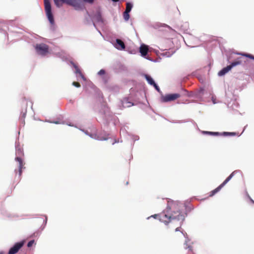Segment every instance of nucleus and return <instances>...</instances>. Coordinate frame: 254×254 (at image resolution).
<instances>
[{
	"label": "nucleus",
	"mask_w": 254,
	"mask_h": 254,
	"mask_svg": "<svg viewBox=\"0 0 254 254\" xmlns=\"http://www.w3.org/2000/svg\"><path fill=\"white\" fill-rule=\"evenodd\" d=\"M182 207L181 203L172 200H168L167 207L161 213L160 219L166 225L175 220L182 223L185 219L181 211Z\"/></svg>",
	"instance_id": "f257e3e1"
},
{
	"label": "nucleus",
	"mask_w": 254,
	"mask_h": 254,
	"mask_svg": "<svg viewBox=\"0 0 254 254\" xmlns=\"http://www.w3.org/2000/svg\"><path fill=\"white\" fill-rule=\"evenodd\" d=\"M236 175H239L240 176L241 175L240 171L235 170L233 172L220 186L210 192L209 196H212L216 193L218 192L233 177Z\"/></svg>",
	"instance_id": "f03ea898"
},
{
	"label": "nucleus",
	"mask_w": 254,
	"mask_h": 254,
	"mask_svg": "<svg viewBox=\"0 0 254 254\" xmlns=\"http://www.w3.org/2000/svg\"><path fill=\"white\" fill-rule=\"evenodd\" d=\"M24 153L23 151L20 148H18L16 149V155L17 156L15 157V161H17L19 163V176L21 175L22 174V170L24 167V163H23L22 159L21 158V156H23Z\"/></svg>",
	"instance_id": "7ed1b4c3"
},
{
	"label": "nucleus",
	"mask_w": 254,
	"mask_h": 254,
	"mask_svg": "<svg viewBox=\"0 0 254 254\" xmlns=\"http://www.w3.org/2000/svg\"><path fill=\"white\" fill-rule=\"evenodd\" d=\"M44 7L46 15L50 22L53 24L54 23V19L52 12L51 5L50 0H44Z\"/></svg>",
	"instance_id": "20e7f679"
},
{
	"label": "nucleus",
	"mask_w": 254,
	"mask_h": 254,
	"mask_svg": "<svg viewBox=\"0 0 254 254\" xmlns=\"http://www.w3.org/2000/svg\"><path fill=\"white\" fill-rule=\"evenodd\" d=\"M242 62V61L241 60V58H238L236 61L232 63L231 64L227 66L219 71L218 73V75L220 76L224 75L226 73L229 71L232 68V67L237 65L240 64Z\"/></svg>",
	"instance_id": "39448f33"
},
{
	"label": "nucleus",
	"mask_w": 254,
	"mask_h": 254,
	"mask_svg": "<svg viewBox=\"0 0 254 254\" xmlns=\"http://www.w3.org/2000/svg\"><path fill=\"white\" fill-rule=\"evenodd\" d=\"M37 52L41 55H45L48 53L49 47L45 44H37L35 46Z\"/></svg>",
	"instance_id": "423d86ee"
},
{
	"label": "nucleus",
	"mask_w": 254,
	"mask_h": 254,
	"mask_svg": "<svg viewBox=\"0 0 254 254\" xmlns=\"http://www.w3.org/2000/svg\"><path fill=\"white\" fill-rule=\"evenodd\" d=\"M181 95L178 93L175 94H167L164 96H163L162 98V101L164 102H167L169 101H174L180 97Z\"/></svg>",
	"instance_id": "0eeeda50"
},
{
	"label": "nucleus",
	"mask_w": 254,
	"mask_h": 254,
	"mask_svg": "<svg viewBox=\"0 0 254 254\" xmlns=\"http://www.w3.org/2000/svg\"><path fill=\"white\" fill-rule=\"evenodd\" d=\"M24 242H20L16 243L12 248H11L8 252V254H15L19 249L23 246Z\"/></svg>",
	"instance_id": "6e6552de"
},
{
	"label": "nucleus",
	"mask_w": 254,
	"mask_h": 254,
	"mask_svg": "<svg viewBox=\"0 0 254 254\" xmlns=\"http://www.w3.org/2000/svg\"><path fill=\"white\" fill-rule=\"evenodd\" d=\"M145 77L149 84L153 86L157 91H159L160 89L158 86L155 83V82L150 76L147 74H145Z\"/></svg>",
	"instance_id": "1a4fd4ad"
},
{
	"label": "nucleus",
	"mask_w": 254,
	"mask_h": 254,
	"mask_svg": "<svg viewBox=\"0 0 254 254\" xmlns=\"http://www.w3.org/2000/svg\"><path fill=\"white\" fill-rule=\"evenodd\" d=\"M115 47L120 50H123L125 49V45L124 42L119 39H116V43L115 44Z\"/></svg>",
	"instance_id": "9d476101"
},
{
	"label": "nucleus",
	"mask_w": 254,
	"mask_h": 254,
	"mask_svg": "<svg viewBox=\"0 0 254 254\" xmlns=\"http://www.w3.org/2000/svg\"><path fill=\"white\" fill-rule=\"evenodd\" d=\"M122 105L124 108H128L134 105V104L129 101L128 98H125L122 100Z\"/></svg>",
	"instance_id": "9b49d317"
},
{
	"label": "nucleus",
	"mask_w": 254,
	"mask_h": 254,
	"mask_svg": "<svg viewBox=\"0 0 254 254\" xmlns=\"http://www.w3.org/2000/svg\"><path fill=\"white\" fill-rule=\"evenodd\" d=\"M139 52L142 56H145L148 52V47L144 44L141 45L139 48Z\"/></svg>",
	"instance_id": "f8f14e48"
},
{
	"label": "nucleus",
	"mask_w": 254,
	"mask_h": 254,
	"mask_svg": "<svg viewBox=\"0 0 254 254\" xmlns=\"http://www.w3.org/2000/svg\"><path fill=\"white\" fill-rule=\"evenodd\" d=\"M55 4L58 7H60L62 4L65 2V0H54Z\"/></svg>",
	"instance_id": "ddd939ff"
},
{
	"label": "nucleus",
	"mask_w": 254,
	"mask_h": 254,
	"mask_svg": "<svg viewBox=\"0 0 254 254\" xmlns=\"http://www.w3.org/2000/svg\"><path fill=\"white\" fill-rule=\"evenodd\" d=\"M132 7V4L130 2H127L126 3V8L125 11L129 12Z\"/></svg>",
	"instance_id": "4468645a"
},
{
	"label": "nucleus",
	"mask_w": 254,
	"mask_h": 254,
	"mask_svg": "<svg viewBox=\"0 0 254 254\" xmlns=\"http://www.w3.org/2000/svg\"><path fill=\"white\" fill-rule=\"evenodd\" d=\"M128 12L125 11L123 13L124 18L126 21H127L129 18V14Z\"/></svg>",
	"instance_id": "2eb2a0df"
},
{
	"label": "nucleus",
	"mask_w": 254,
	"mask_h": 254,
	"mask_svg": "<svg viewBox=\"0 0 254 254\" xmlns=\"http://www.w3.org/2000/svg\"><path fill=\"white\" fill-rule=\"evenodd\" d=\"M203 133L207 134H210V135H220V133L218 132H211V131H203Z\"/></svg>",
	"instance_id": "dca6fc26"
},
{
	"label": "nucleus",
	"mask_w": 254,
	"mask_h": 254,
	"mask_svg": "<svg viewBox=\"0 0 254 254\" xmlns=\"http://www.w3.org/2000/svg\"><path fill=\"white\" fill-rule=\"evenodd\" d=\"M161 215V213H160L159 214H154V215H151V216L148 217V219H149L150 217H153L155 219H158L160 220V221L162 222V221L160 219Z\"/></svg>",
	"instance_id": "f3484780"
},
{
	"label": "nucleus",
	"mask_w": 254,
	"mask_h": 254,
	"mask_svg": "<svg viewBox=\"0 0 254 254\" xmlns=\"http://www.w3.org/2000/svg\"><path fill=\"white\" fill-rule=\"evenodd\" d=\"M74 67L75 68V70H76L75 72H76V73L79 74L80 75H82L81 71H80V70L78 68V67L77 65H75V64L74 65Z\"/></svg>",
	"instance_id": "a211bd4d"
},
{
	"label": "nucleus",
	"mask_w": 254,
	"mask_h": 254,
	"mask_svg": "<svg viewBox=\"0 0 254 254\" xmlns=\"http://www.w3.org/2000/svg\"><path fill=\"white\" fill-rule=\"evenodd\" d=\"M66 2L68 4H71V5H73L74 6H76V2L75 1V0H68Z\"/></svg>",
	"instance_id": "6ab92c4d"
},
{
	"label": "nucleus",
	"mask_w": 254,
	"mask_h": 254,
	"mask_svg": "<svg viewBox=\"0 0 254 254\" xmlns=\"http://www.w3.org/2000/svg\"><path fill=\"white\" fill-rule=\"evenodd\" d=\"M181 227H177L176 229V232H178V231H179L180 232V235L181 236H184V234L181 231Z\"/></svg>",
	"instance_id": "aec40b11"
},
{
	"label": "nucleus",
	"mask_w": 254,
	"mask_h": 254,
	"mask_svg": "<svg viewBox=\"0 0 254 254\" xmlns=\"http://www.w3.org/2000/svg\"><path fill=\"white\" fill-rule=\"evenodd\" d=\"M34 244V240H31L29 241L27 244V247H31L33 246V245Z\"/></svg>",
	"instance_id": "412c9836"
},
{
	"label": "nucleus",
	"mask_w": 254,
	"mask_h": 254,
	"mask_svg": "<svg viewBox=\"0 0 254 254\" xmlns=\"http://www.w3.org/2000/svg\"><path fill=\"white\" fill-rule=\"evenodd\" d=\"M72 85L76 87H80V84L79 82H73Z\"/></svg>",
	"instance_id": "4be33fe9"
},
{
	"label": "nucleus",
	"mask_w": 254,
	"mask_h": 254,
	"mask_svg": "<svg viewBox=\"0 0 254 254\" xmlns=\"http://www.w3.org/2000/svg\"><path fill=\"white\" fill-rule=\"evenodd\" d=\"M105 73V71L104 69H101L98 73L100 75H104Z\"/></svg>",
	"instance_id": "5701e85b"
},
{
	"label": "nucleus",
	"mask_w": 254,
	"mask_h": 254,
	"mask_svg": "<svg viewBox=\"0 0 254 254\" xmlns=\"http://www.w3.org/2000/svg\"><path fill=\"white\" fill-rule=\"evenodd\" d=\"M85 2L92 4L93 3L94 0H83Z\"/></svg>",
	"instance_id": "b1692460"
},
{
	"label": "nucleus",
	"mask_w": 254,
	"mask_h": 254,
	"mask_svg": "<svg viewBox=\"0 0 254 254\" xmlns=\"http://www.w3.org/2000/svg\"><path fill=\"white\" fill-rule=\"evenodd\" d=\"M224 135H235V132H224Z\"/></svg>",
	"instance_id": "393cba45"
},
{
	"label": "nucleus",
	"mask_w": 254,
	"mask_h": 254,
	"mask_svg": "<svg viewBox=\"0 0 254 254\" xmlns=\"http://www.w3.org/2000/svg\"><path fill=\"white\" fill-rule=\"evenodd\" d=\"M243 55L246 57H249L252 59H254V56H253V55H248V54H244Z\"/></svg>",
	"instance_id": "a878e982"
},
{
	"label": "nucleus",
	"mask_w": 254,
	"mask_h": 254,
	"mask_svg": "<svg viewBox=\"0 0 254 254\" xmlns=\"http://www.w3.org/2000/svg\"><path fill=\"white\" fill-rule=\"evenodd\" d=\"M51 123H54L55 124H60L62 123V122H61L60 121H53V122H51Z\"/></svg>",
	"instance_id": "bb28decb"
},
{
	"label": "nucleus",
	"mask_w": 254,
	"mask_h": 254,
	"mask_svg": "<svg viewBox=\"0 0 254 254\" xmlns=\"http://www.w3.org/2000/svg\"><path fill=\"white\" fill-rule=\"evenodd\" d=\"M114 2H118L119 1V0H112Z\"/></svg>",
	"instance_id": "cd10ccee"
},
{
	"label": "nucleus",
	"mask_w": 254,
	"mask_h": 254,
	"mask_svg": "<svg viewBox=\"0 0 254 254\" xmlns=\"http://www.w3.org/2000/svg\"><path fill=\"white\" fill-rule=\"evenodd\" d=\"M0 254H4V253L3 252H0Z\"/></svg>",
	"instance_id": "c85d7f7f"
},
{
	"label": "nucleus",
	"mask_w": 254,
	"mask_h": 254,
	"mask_svg": "<svg viewBox=\"0 0 254 254\" xmlns=\"http://www.w3.org/2000/svg\"><path fill=\"white\" fill-rule=\"evenodd\" d=\"M251 199V201L252 202H254V200L252 199V198H250Z\"/></svg>",
	"instance_id": "c756f323"
}]
</instances>
